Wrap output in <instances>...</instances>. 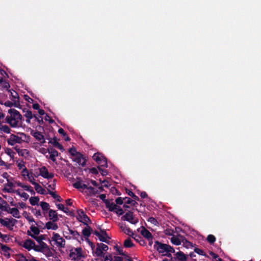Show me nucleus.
I'll use <instances>...</instances> for the list:
<instances>
[{
    "label": "nucleus",
    "mask_w": 261,
    "mask_h": 261,
    "mask_svg": "<svg viewBox=\"0 0 261 261\" xmlns=\"http://www.w3.org/2000/svg\"><path fill=\"white\" fill-rule=\"evenodd\" d=\"M77 213L76 218L79 222H82L86 225H87V222H91L90 218L82 209L77 210Z\"/></svg>",
    "instance_id": "1"
},
{
    "label": "nucleus",
    "mask_w": 261,
    "mask_h": 261,
    "mask_svg": "<svg viewBox=\"0 0 261 261\" xmlns=\"http://www.w3.org/2000/svg\"><path fill=\"white\" fill-rule=\"evenodd\" d=\"M52 240L55 242L56 245L59 248H62L65 247V241L63 238L60 237L59 234L54 232Z\"/></svg>",
    "instance_id": "2"
},
{
    "label": "nucleus",
    "mask_w": 261,
    "mask_h": 261,
    "mask_svg": "<svg viewBox=\"0 0 261 261\" xmlns=\"http://www.w3.org/2000/svg\"><path fill=\"white\" fill-rule=\"evenodd\" d=\"M168 245L162 243L158 241L154 242V248L159 253H164L167 252Z\"/></svg>",
    "instance_id": "3"
},
{
    "label": "nucleus",
    "mask_w": 261,
    "mask_h": 261,
    "mask_svg": "<svg viewBox=\"0 0 261 261\" xmlns=\"http://www.w3.org/2000/svg\"><path fill=\"white\" fill-rule=\"evenodd\" d=\"M72 161L76 162L79 165L85 167L87 160L81 152L72 158Z\"/></svg>",
    "instance_id": "4"
},
{
    "label": "nucleus",
    "mask_w": 261,
    "mask_h": 261,
    "mask_svg": "<svg viewBox=\"0 0 261 261\" xmlns=\"http://www.w3.org/2000/svg\"><path fill=\"white\" fill-rule=\"evenodd\" d=\"M122 219L123 220L127 221L133 224H136L138 222V219H135L133 213L130 211H128L124 216H123Z\"/></svg>",
    "instance_id": "5"
},
{
    "label": "nucleus",
    "mask_w": 261,
    "mask_h": 261,
    "mask_svg": "<svg viewBox=\"0 0 261 261\" xmlns=\"http://www.w3.org/2000/svg\"><path fill=\"white\" fill-rule=\"evenodd\" d=\"M7 142L9 145L13 146L16 143H21L22 142V139L20 137L14 134H11Z\"/></svg>",
    "instance_id": "6"
},
{
    "label": "nucleus",
    "mask_w": 261,
    "mask_h": 261,
    "mask_svg": "<svg viewBox=\"0 0 261 261\" xmlns=\"http://www.w3.org/2000/svg\"><path fill=\"white\" fill-rule=\"evenodd\" d=\"M20 245L28 251H30L34 248L33 247L35 245V242L30 239H28L23 242L22 245Z\"/></svg>",
    "instance_id": "7"
},
{
    "label": "nucleus",
    "mask_w": 261,
    "mask_h": 261,
    "mask_svg": "<svg viewBox=\"0 0 261 261\" xmlns=\"http://www.w3.org/2000/svg\"><path fill=\"white\" fill-rule=\"evenodd\" d=\"M8 113L10 114L13 118H14V120H16L18 121L19 120L22 119V116L21 115L20 113L15 109H11L9 110Z\"/></svg>",
    "instance_id": "8"
},
{
    "label": "nucleus",
    "mask_w": 261,
    "mask_h": 261,
    "mask_svg": "<svg viewBox=\"0 0 261 261\" xmlns=\"http://www.w3.org/2000/svg\"><path fill=\"white\" fill-rule=\"evenodd\" d=\"M48 140L49 143H51L54 147H57L62 151L64 150L63 146L58 142L56 137H55L53 139L49 138Z\"/></svg>",
    "instance_id": "9"
},
{
    "label": "nucleus",
    "mask_w": 261,
    "mask_h": 261,
    "mask_svg": "<svg viewBox=\"0 0 261 261\" xmlns=\"http://www.w3.org/2000/svg\"><path fill=\"white\" fill-rule=\"evenodd\" d=\"M27 234L35 239L39 244L43 242V240L45 239V235L41 234L39 236H36L32 235V233L29 230L27 231Z\"/></svg>",
    "instance_id": "10"
},
{
    "label": "nucleus",
    "mask_w": 261,
    "mask_h": 261,
    "mask_svg": "<svg viewBox=\"0 0 261 261\" xmlns=\"http://www.w3.org/2000/svg\"><path fill=\"white\" fill-rule=\"evenodd\" d=\"M48 152L49 153V159L53 162L56 161V157L58 156L59 153L55 149L51 147L47 149Z\"/></svg>",
    "instance_id": "11"
},
{
    "label": "nucleus",
    "mask_w": 261,
    "mask_h": 261,
    "mask_svg": "<svg viewBox=\"0 0 261 261\" xmlns=\"http://www.w3.org/2000/svg\"><path fill=\"white\" fill-rule=\"evenodd\" d=\"M31 135L38 141H40L41 143L45 142L44 136L41 132L36 131L34 133H31Z\"/></svg>",
    "instance_id": "12"
},
{
    "label": "nucleus",
    "mask_w": 261,
    "mask_h": 261,
    "mask_svg": "<svg viewBox=\"0 0 261 261\" xmlns=\"http://www.w3.org/2000/svg\"><path fill=\"white\" fill-rule=\"evenodd\" d=\"M141 228V234L147 240H150L151 238H153L151 233L144 226H142Z\"/></svg>",
    "instance_id": "13"
},
{
    "label": "nucleus",
    "mask_w": 261,
    "mask_h": 261,
    "mask_svg": "<svg viewBox=\"0 0 261 261\" xmlns=\"http://www.w3.org/2000/svg\"><path fill=\"white\" fill-rule=\"evenodd\" d=\"M130 237L134 239L137 242H138L140 245L144 246L146 244L144 240L139 235L136 234L134 233H132L130 234Z\"/></svg>",
    "instance_id": "14"
},
{
    "label": "nucleus",
    "mask_w": 261,
    "mask_h": 261,
    "mask_svg": "<svg viewBox=\"0 0 261 261\" xmlns=\"http://www.w3.org/2000/svg\"><path fill=\"white\" fill-rule=\"evenodd\" d=\"M48 216L50 220L53 222H57L58 220V214L56 211L49 209L48 212Z\"/></svg>",
    "instance_id": "15"
},
{
    "label": "nucleus",
    "mask_w": 261,
    "mask_h": 261,
    "mask_svg": "<svg viewBox=\"0 0 261 261\" xmlns=\"http://www.w3.org/2000/svg\"><path fill=\"white\" fill-rule=\"evenodd\" d=\"M120 228L122 230V231L126 234L128 235L130 237V234L132 233H134L130 228L126 226L125 224H119Z\"/></svg>",
    "instance_id": "16"
},
{
    "label": "nucleus",
    "mask_w": 261,
    "mask_h": 261,
    "mask_svg": "<svg viewBox=\"0 0 261 261\" xmlns=\"http://www.w3.org/2000/svg\"><path fill=\"white\" fill-rule=\"evenodd\" d=\"M4 188L3 189L4 192L11 193L13 192L12 188L14 187V184L12 182L9 181L8 180V182L4 185Z\"/></svg>",
    "instance_id": "17"
},
{
    "label": "nucleus",
    "mask_w": 261,
    "mask_h": 261,
    "mask_svg": "<svg viewBox=\"0 0 261 261\" xmlns=\"http://www.w3.org/2000/svg\"><path fill=\"white\" fill-rule=\"evenodd\" d=\"M6 121L12 127H15L18 125V121L17 120H14V118H13L11 115L6 117Z\"/></svg>",
    "instance_id": "18"
},
{
    "label": "nucleus",
    "mask_w": 261,
    "mask_h": 261,
    "mask_svg": "<svg viewBox=\"0 0 261 261\" xmlns=\"http://www.w3.org/2000/svg\"><path fill=\"white\" fill-rule=\"evenodd\" d=\"M105 205L110 212H114L116 207H117V204H115L114 202H110V201H106L105 202Z\"/></svg>",
    "instance_id": "19"
},
{
    "label": "nucleus",
    "mask_w": 261,
    "mask_h": 261,
    "mask_svg": "<svg viewBox=\"0 0 261 261\" xmlns=\"http://www.w3.org/2000/svg\"><path fill=\"white\" fill-rule=\"evenodd\" d=\"M47 229L57 230L58 228V226L56 223H54L53 221H48L46 223L45 226L44 228Z\"/></svg>",
    "instance_id": "20"
},
{
    "label": "nucleus",
    "mask_w": 261,
    "mask_h": 261,
    "mask_svg": "<svg viewBox=\"0 0 261 261\" xmlns=\"http://www.w3.org/2000/svg\"><path fill=\"white\" fill-rule=\"evenodd\" d=\"M176 259L180 261H186L187 259V256L182 251H178L175 253Z\"/></svg>",
    "instance_id": "21"
},
{
    "label": "nucleus",
    "mask_w": 261,
    "mask_h": 261,
    "mask_svg": "<svg viewBox=\"0 0 261 261\" xmlns=\"http://www.w3.org/2000/svg\"><path fill=\"white\" fill-rule=\"evenodd\" d=\"M34 185L35 187V189L37 193L44 195L46 194L45 190L39 184L34 182Z\"/></svg>",
    "instance_id": "22"
},
{
    "label": "nucleus",
    "mask_w": 261,
    "mask_h": 261,
    "mask_svg": "<svg viewBox=\"0 0 261 261\" xmlns=\"http://www.w3.org/2000/svg\"><path fill=\"white\" fill-rule=\"evenodd\" d=\"M86 227L83 229L82 234L84 236L88 238L90 236L91 231H92V229L88 225Z\"/></svg>",
    "instance_id": "23"
},
{
    "label": "nucleus",
    "mask_w": 261,
    "mask_h": 261,
    "mask_svg": "<svg viewBox=\"0 0 261 261\" xmlns=\"http://www.w3.org/2000/svg\"><path fill=\"white\" fill-rule=\"evenodd\" d=\"M9 213L12 214L16 218L19 219L20 218V213L17 208H12Z\"/></svg>",
    "instance_id": "24"
},
{
    "label": "nucleus",
    "mask_w": 261,
    "mask_h": 261,
    "mask_svg": "<svg viewBox=\"0 0 261 261\" xmlns=\"http://www.w3.org/2000/svg\"><path fill=\"white\" fill-rule=\"evenodd\" d=\"M2 202L4 205L0 206V209L2 211L7 212V213H9V211L11 210L12 208H10L9 207V204H8L6 200H3Z\"/></svg>",
    "instance_id": "25"
},
{
    "label": "nucleus",
    "mask_w": 261,
    "mask_h": 261,
    "mask_svg": "<svg viewBox=\"0 0 261 261\" xmlns=\"http://www.w3.org/2000/svg\"><path fill=\"white\" fill-rule=\"evenodd\" d=\"M5 106L6 107H8L10 108L12 107L13 106H14L15 107L18 108L19 106H20L19 101H10L9 100L6 101L5 103Z\"/></svg>",
    "instance_id": "26"
},
{
    "label": "nucleus",
    "mask_w": 261,
    "mask_h": 261,
    "mask_svg": "<svg viewBox=\"0 0 261 261\" xmlns=\"http://www.w3.org/2000/svg\"><path fill=\"white\" fill-rule=\"evenodd\" d=\"M104 157L103 155L99 152L94 153L92 156L93 159L97 163H99L102 160V158Z\"/></svg>",
    "instance_id": "27"
},
{
    "label": "nucleus",
    "mask_w": 261,
    "mask_h": 261,
    "mask_svg": "<svg viewBox=\"0 0 261 261\" xmlns=\"http://www.w3.org/2000/svg\"><path fill=\"white\" fill-rule=\"evenodd\" d=\"M30 228V230H29V231H31V233H32V235L37 236V235H38L39 234V233L40 232V231L39 229V227H36L35 226H34L33 225H31Z\"/></svg>",
    "instance_id": "28"
},
{
    "label": "nucleus",
    "mask_w": 261,
    "mask_h": 261,
    "mask_svg": "<svg viewBox=\"0 0 261 261\" xmlns=\"http://www.w3.org/2000/svg\"><path fill=\"white\" fill-rule=\"evenodd\" d=\"M48 193L49 194L55 199L57 200L59 202H61L62 201V199L61 196L56 193L55 192L51 191L50 190L48 189Z\"/></svg>",
    "instance_id": "29"
},
{
    "label": "nucleus",
    "mask_w": 261,
    "mask_h": 261,
    "mask_svg": "<svg viewBox=\"0 0 261 261\" xmlns=\"http://www.w3.org/2000/svg\"><path fill=\"white\" fill-rule=\"evenodd\" d=\"M0 223L8 228L10 230H12V228H10V224H9V221L8 220H6V218L5 219H3L2 218H0Z\"/></svg>",
    "instance_id": "30"
},
{
    "label": "nucleus",
    "mask_w": 261,
    "mask_h": 261,
    "mask_svg": "<svg viewBox=\"0 0 261 261\" xmlns=\"http://www.w3.org/2000/svg\"><path fill=\"white\" fill-rule=\"evenodd\" d=\"M14 149L18 154H20L21 152H24V157L25 158L29 155V151L27 149H21L17 146H15Z\"/></svg>",
    "instance_id": "31"
},
{
    "label": "nucleus",
    "mask_w": 261,
    "mask_h": 261,
    "mask_svg": "<svg viewBox=\"0 0 261 261\" xmlns=\"http://www.w3.org/2000/svg\"><path fill=\"white\" fill-rule=\"evenodd\" d=\"M39 171L40 175L44 178L46 177L48 173L47 168L44 166L40 168L39 169Z\"/></svg>",
    "instance_id": "32"
},
{
    "label": "nucleus",
    "mask_w": 261,
    "mask_h": 261,
    "mask_svg": "<svg viewBox=\"0 0 261 261\" xmlns=\"http://www.w3.org/2000/svg\"><path fill=\"white\" fill-rule=\"evenodd\" d=\"M123 245L125 248H130L133 247L134 244L132 243L131 239L128 238L124 241Z\"/></svg>",
    "instance_id": "33"
},
{
    "label": "nucleus",
    "mask_w": 261,
    "mask_h": 261,
    "mask_svg": "<svg viewBox=\"0 0 261 261\" xmlns=\"http://www.w3.org/2000/svg\"><path fill=\"white\" fill-rule=\"evenodd\" d=\"M123 199L126 204H130L133 206H136V204H138V203L135 200H133L129 197H125L123 198Z\"/></svg>",
    "instance_id": "34"
},
{
    "label": "nucleus",
    "mask_w": 261,
    "mask_h": 261,
    "mask_svg": "<svg viewBox=\"0 0 261 261\" xmlns=\"http://www.w3.org/2000/svg\"><path fill=\"white\" fill-rule=\"evenodd\" d=\"M95 253L98 257H104V253L102 251V249L100 246H97L95 249Z\"/></svg>",
    "instance_id": "35"
},
{
    "label": "nucleus",
    "mask_w": 261,
    "mask_h": 261,
    "mask_svg": "<svg viewBox=\"0 0 261 261\" xmlns=\"http://www.w3.org/2000/svg\"><path fill=\"white\" fill-rule=\"evenodd\" d=\"M11 92V95L12 96L11 99L13 101H19V97L18 95V94L15 91H13V92H12L10 91Z\"/></svg>",
    "instance_id": "36"
},
{
    "label": "nucleus",
    "mask_w": 261,
    "mask_h": 261,
    "mask_svg": "<svg viewBox=\"0 0 261 261\" xmlns=\"http://www.w3.org/2000/svg\"><path fill=\"white\" fill-rule=\"evenodd\" d=\"M0 84L2 85V87L6 90H8L10 87L9 83L4 81L3 77H0Z\"/></svg>",
    "instance_id": "37"
},
{
    "label": "nucleus",
    "mask_w": 261,
    "mask_h": 261,
    "mask_svg": "<svg viewBox=\"0 0 261 261\" xmlns=\"http://www.w3.org/2000/svg\"><path fill=\"white\" fill-rule=\"evenodd\" d=\"M39 201V198L38 197H31L29 199V201L32 205H37Z\"/></svg>",
    "instance_id": "38"
},
{
    "label": "nucleus",
    "mask_w": 261,
    "mask_h": 261,
    "mask_svg": "<svg viewBox=\"0 0 261 261\" xmlns=\"http://www.w3.org/2000/svg\"><path fill=\"white\" fill-rule=\"evenodd\" d=\"M97 164L99 165V166L100 167L105 168L108 167L107 160L105 156L102 158V160Z\"/></svg>",
    "instance_id": "39"
},
{
    "label": "nucleus",
    "mask_w": 261,
    "mask_h": 261,
    "mask_svg": "<svg viewBox=\"0 0 261 261\" xmlns=\"http://www.w3.org/2000/svg\"><path fill=\"white\" fill-rule=\"evenodd\" d=\"M0 246L2 251L4 252V253H7L11 250V248L10 247L5 244L0 243Z\"/></svg>",
    "instance_id": "40"
},
{
    "label": "nucleus",
    "mask_w": 261,
    "mask_h": 261,
    "mask_svg": "<svg viewBox=\"0 0 261 261\" xmlns=\"http://www.w3.org/2000/svg\"><path fill=\"white\" fill-rule=\"evenodd\" d=\"M171 242L173 244L175 245L178 246V245H179L181 244V241L179 240V239H178V238L175 237L174 236H173L171 238Z\"/></svg>",
    "instance_id": "41"
},
{
    "label": "nucleus",
    "mask_w": 261,
    "mask_h": 261,
    "mask_svg": "<svg viewBox=\"0 0 261 261\" xmlns=\"http://www.w3.org/2000/svg\"><path fill=\"white\" fill-rule=\"evenodd\" d=\"M68 152L72 156V158L77 155V154L80 153V152L77 151L75 147H72L71 148H69V149L68 150Z\"/></svg>",
    "instance_id": "42"
},
{
    "label": "nucleus",
    "mask_w": 261,
    "mask_h": 261,
    "mask_svg": "<svg viewBox=\"0 0 261 261\" xmlns=\"http://www.w3.org/2000/svg\"><path fill=\"white\" fill-rule=\"evenodd\" d=\"M182 243L183 246L187 248H192L193 247L192 243L186 239L183 240Z\"/></svg>",
    "instance_id": "43"
},
{
    "label": "nucleus",
    "mask_w": 261,
    "mask_h": 261,
    "mask_svg": "<svg viewBox=\"0 0 261 261\" xmlns=\"http://www.w3.org/2000/svg\"><path fill=\"white\" fill-rule=\"evenodd\" d=\"M40 205L43 211H47L49 210V205L46 202H41Z\"/></svg>",
    "instance_id": "44"
},
{
    "label": "nucleus",
    "mask_w": 261,
    "mask_h": 261,
    "mask_svg": "<svg viewBox=\"0 0 261 261\" xmlns=\"http://www.w3.org/2000/svg\"><path fill=\"white\" fill-rule=\"evenodd\" d=\"M69 231L70 234H71L73 236V237L75 239H77V238L80 236V233L77 232L76 230H73L72 229H69Z\"/></svg>",
    "instance_id": "45"
},
{
    "label": "nucleus",
    "mask_w": 261,
    "mask_h": 261,
    "mask_svg": "<svg viewBox=\"0 0 261 261\" xmlns=\"http://www.w3.org/2000/svg\"><path fill=\"white\" fill-rule=\"evenodd\" d=\"M29 214H30L28 213L27 212H24V217L26 218V219L29 222H35V221L34 219L32 216H30Z\"/></svg>",
    "instance_id": "46"
},
{
    "label": "nucleus",
    "mask_w": 261,
    "mask_h": 261,
    "mask_svg": "<svg viewBox=\"0 0 261 261\" xmlns=\"http://www.w3.org/2000/svg\"><path fill=\"white\" fill-rule=\"evenodd\" d=\"M5 153L9 155L11 159H14V155L15 153L12 150L11 148H6L5 149Z\"/></svg>",
    "instance_id": "47"
},
{
    "label": "nucleus",
    "mask_w": 261,
    "mask_h": 261,
    "mask_svg": "<svg viewBox=\"0 0 261 261\" xmlns=\"http://www.w3.org/2000/svg\"><path fill=\"white\" fill-rule=\"evenodd\" d=\"M207 241L211 244H213L216 241V238L213 234H209L207 237Z\"/></svg>",
    "instance_id": "48"
},
{
    "label": "nucleus",
    "mask_w": 261,
    "mask_h": 261,
    "mask_svg": "<svg viewBox=\"0 0 261 261\" xmlns=\"http://www.w3.org/2000/svg\"><path fill=\"white\" fill-rule=\"evenodd\" d=\"M6 219L9 221V224H10V228H12V230L13 227L15 225V224L17 222V220L15 219H13V218L9 219V218H6Z\"/></svg>",
    "instance_id": "49"
},
{
    "label": "nucleus",
    "mask_w": 261,
    "mask_h": 261,
    "mask_svg": "<svg viewBox=\"0 0 261 261\" xmlns=\"http://www.w3.org/2000/svg\"><path fill=\"white\" fill-rule=\"evenodd\" d=\"M126 192L129 196L132 197L135 200H139V198L137 196H136L132 191L129 190H127Z\"/></svg>",
    "instance_id": "50"
},
{
    "label": "nucleus",
    "mask_w": 261,
    "mask_h": 261,
    "mask_svg": "<svg viewBox=\"0 0 261 261\" xmlns=\"http://www.w3.org/2000/svg\"><path fill=\"white\" fill-rule=\"evenodd\" d=\"M114 212L118 216L122 215L124 213V211L122 208L118 205H117V207H116Z\"/></svg>",
    "instance_id": "51"
},
{
    "label": "nucleus",
    "mask_w": 261,
    "mask_h": 261,
    "mask_svg": "<svg viewBox=\"0 0 261 261\" xmlns=\"http://www.w3.org/2000/svg\"><path fill=\"white\" fill-rule=\"evenodd\" d=\"M0 129L7 134H9L11 132V129L9 128L8 126L6 125H2V127H0Z\"/></svg>",
    "instance_id": "52"
},
{
    "label": "nucleus",
    "mask_w": 261,
    "mask_h": 261,
    "mask_svg": "<svg viewBox=\"0 0 261 261\" xmlns=\"http://www.w3.org/2000/svg\"><path fill=\"white\" fill-rule=\"evenodd\" d=\"M147 221L149 222H150L151 224H153L155 226H158L159 225V223L157 221V220L153 218V217H149Z\"/></svg>",
    "instance_id": "53"
},
{
    "label": "nucleus",
    "mask_w": 261,
    "mask_h": 261,
    "mask_svg": "<svg viewBox=\"0 0 261 261\" xmlns=\"http://www.w3.org/2000/svg\"><path fill=\"white\" fill-rule=\"evenodd\" d=\"M18 259L17 261H29V259H27L24 255L22 253L17 254Z\"/></svg>",
    "instance_id": "54"
},
{
    "label": "nucleus",
    "mask_w": 261,
    "mask_h": 261,
    "mask_svg": "<svg viewBox=\"0 0 261 261\" xmlns=\"http://www.w3.org/2000/svg\"><path fill=\"white\" fill-rule=\"evenodd\" d=\"M69 257L74 260L81 259L78 257V255L76 254L75 252L72 251H70L69 253Z\"/></svg>",
    "instance_id": "55"
},
{
    "label": "nucleus",
    "mask_w": 261,
    "mask_h": 261,
    "mask_svg": "<svg viewBox=\"0 0 261 261\" xmlns=\"http://www.w3.org/2000/svg\"><path fill=\"white\" fill-rule=\"evenodd\" d=\"M98 238L99 241L101 242H105L106 243H109V241L108 240V238L106 236H102V234L101 233L100 234V236L98 237Z\"/></svg>",
    "instance_id": "56"
},
{
    "label": "nucleus",
    "mask_w": 261,
    "mask_h": 261,
    "mask_svg": "<svg viewBox=\"0 0 261 261\" xmlns=\"http://www.w3.org/2000/svg\"><path fill=\"white\" fill-rule=\"evenodd\" d=\"M174 231L171 229H166L164 230V233L167 236H174Z\"/></svg>",
    "instance_id": "57"
},
{
    "label": "nucleus",
    "mask_w": 261,
    "mask_h": 261,
    "mask_svg": "<svg viewBox=\"0 0 261 261\" xmlns=\"http://www.w3.org/2000/svg\"><path fill=\"white\" fill-rule=\"evenodd\" d=\"M194 252L199 255L206 256V254L204 252L203 250H202V249H199L198 248H195Z\"/></svg>",
    "instance_id": "58"
},
{
    "label": "nucleus",
    "mask_w": 261,
    "mask_h": 261,
    "mask_svg": "<svg viewBox=\"0 0 261 261\" xmlns=\"http://www.w3.org/2000/svg\"><path fill=\"white\" fill-rule=\"evenodd\" d=\"M97 246H100L101 247L102 252L107 251L109 249V247L107 245H105L103 243H97Z\"/></svg>",
    "instance_id": "59"
},
{
    "label": "nucleus",
    "mask_w": 261,
    "mask_h": 261,
    "mask_svg": "<svg viewBox=\"0 0 261 261\" xmlns=\"http://www.w3.org/2000/svg\"><path fill=\"white\" fill-rule=\"evenodd\" d=\"M43 254L45 255L46 257H50L53 256V253L50 251V248H48L46 250H44L43 252Z\"/></svg>",
    "instance_id": "60"
},
{
    "label": "nucleus",
    "mask_w": 261,
    "mask_h": 261,
    "mask_svg": "<svg viewBox=\"0 0 261 261\" xmlns=\"http://www.w3.org/2000/svg\"><path fill=\"white\" fill-rule=\"evenodd\" d=\"M24 116L27 118L32 119L33 118L34 115L32 114V113L31 111L27 110L25 112V114H24Z\"/></svg>",
    "instance_id": "61"
},
{
    "label": "nucleus",
    "mask_w": 261,
    "mask_h": 261,
    "mask_svg": "<svg viewBox=\"0 0 261 261\" xmlns=\"http://www.w3.org/2000/svg\"><path fill=\"white\" fill-rule=\"evenodd\" d=\"M82 181H77L73 184V187L77 189H81L82 188Z\"/></svg>",
    "instance_id": "62"
},
{
    "label": "nucleus",
    "mask_w": 261,
    "mask_h": 261,
    "mask_svg": "<svg viewBox=\"0 0 261 261\" xmlns=\"http://www.w3.org/2000/svg\"><path fill=\"white\" fill-rule=\"evenodd\" d=\"M39 244L40 245V247H41L42 252H43L44 250H46L49 248L48 245L44 242Z\"/></svg>",
    "instance_id": "63"
},
{
    "label": "nucleus",
    "mask_w": 261,
    "mask_h": 261,
    "mask_svg": "<svg viewBox=\"0 0 261 261\" xmlns=\"http://www.w3.org/2000/svg\"><path fill=\"white\" fill-rule=\"evenodd\" d=\"M32 212L36 216H41V212L39 210H37L36 208H33L32 210Z\"/></svg>",
    "instance_id": "64"
}]
</instances>
